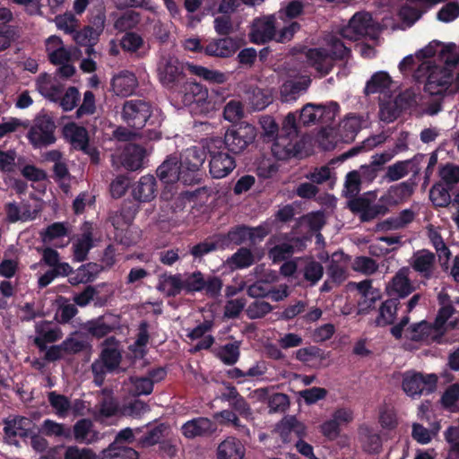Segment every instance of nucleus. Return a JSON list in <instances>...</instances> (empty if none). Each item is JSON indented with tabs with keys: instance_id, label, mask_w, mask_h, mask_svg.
Returning <instances> with one entry per match:
<instances>
[{
	"instance_id": "1",
	"label": "nucleus",
	"mask_w": 459,
	"mask_h": 459,
	"mask_svg": "<svg viewBox=\"0 0 459 459\" xmlns=\"http://www.w3.org/2000/svg\"><path fill=\"white\" fill-rule=\"evenodd\" d=\"M205 160L204 152L196 146L187 148L178 158L169 155L158 167L157 177L169 187L175 184L192 185L200 181V168Z\"/></svg>"
},
{
	"instance_id": "2",
	"label": "nucleus",
	"mask_w": 459,
	"mask_h": 459,
	"mask_svg": "<svg viewBox=\"0 0 459 459\" xmlns=\"http://www.w3.org/2000/svg\"><path fill=\"white\" fill-rule=\"evenodd\" d=\"M122 118L132 130L119 127L116 131V135L121 140H128L136 135L137 131L147 123L154 127L160 126L163 121V115L160 108H152L145 101L134 100L125 102ZM146 137L150 140H158L160 138V133L156 128L150 129L146 131Z\"/></svg>"
},
{
	"instance_id": "3",
	"label": "nucleus",
	"mask_w": 459,
	"mask_h": 459,
	"mask_svg": "<svg viewBox=\"0 0 459 459\" xmlns=\"http://www.w3.org/2000/svg\"><path fill=\"white\" fill-rule=\"evenodd\" d=\"M349 54V48L332 35L325 39V47L309 49L306 56L309 65L321 75H325L336 60L344 59Z\"/></svg>"
},
{
	"instance_id": "4",
	"label": "nucleus",
	"mask_w": 459,
	"mask_h": 459,
	"mask_svg": "<svg viewBox=\"0 0 459 459\" xmlns=\"http://www.w3.org/2000/svg\"><path fill=\"white\" fill-rule=\"evenodd\" d=\"M413 76L419 82H425V91L430 95L455 91L452 88V72L448 68L435 65L430 61H422Z\"/></svg>"
},
{
	"instance_id": "5",
	"label": "nucleus",
	"mask_w": 459,
	"mask_h": 459,
	"mask_svg": "<svg viewBox=\"0 0 459 459\" xmlns=\"http://www.w3.org/2000/svg\"><path fill=\"white\" fill-rule=\"evenodd\" d=\"M276 18L274 15L257 18L253 22L249 33L250 40L255 44H264L274 39L277 42H286L292 39L299 30V24L290 22L281 30H276Z\"/></svg>"
},
{
	"instance_id": "6",
	"label": "nucleus",
	"mask_w": 459,
	"mask_h": 459,
	"mask_svg": "<svg viewBox=\"0 0 459 459\" xmlns=\"http://www.w3.org/2000/svg\"><path fill=\"white\" fill-rule=\"evenodd\" d=\"M204 148L210 156L209 172L213 178H223L236 168V160L223 147L221 137H211L204 141Z\"/></svg>"
},
{
	"instance_id": "7",
	"label": "nucleus",
	"mask_w": 459,
	"mask_h": 459,
	"mask_svg": "<svg viewBox=\"0 0 459 459\" xmlns=\"http://www.w3.org/2000/svg\"><path fill=\"white\" fill-rule=\"evenodd\" d=\"M367 122L359 116L349 115L340 125L342 131L338 134L334 128H324L317 134V142L324 150H330L335 147L339 141H351L355 134L363 127Z\"/></svg>"
},
{
	"instance_id": "8",
	"label": "nucleus",
	"mask_w": 459,
	"mask_h": 459,
	"mask_svg": "<svg viewBox=\"0 0 459 459\" xmlns=\"http://www.w3.org/2000/svg\"><path fill=\"white\" fill-rule=\"evenodd\" d=\"M379 29V24L373 20L369 13L359 12L342 29L341 35L349 40H359L365 37L375 39L378 34Z\"/></svg>"
},
{
	"instance_id": "9",
	"label": "nucleus",
	"mask_w": 459,
	"mask_h": 459,
	"mask_svg": "<svg viewBox=\"0 0 459 459\" xmlns=\"http://www.w3.org/2000/svg\"><path fill=\"white\" fill-rule=\"evenodd\" d=\"M174 98L180 100L184 106L195 105L201 113L216 109V105L209 98L207 89L194 82H186L180 91H174Z\"/></svg>"
},
{
	"instance_id": "10",
	"label": "nucleus",
	"mask_w": 459,
	"mask_h": 459,
	"mask_svg": "<svg viewBox=\"0 0 459 459\" xmlns=\"http://www.w3.org/2000/svg\"><path fill=\"white\" fill-rule=\"evenodd\" d=\"M120 361L121 351L118 342L114 338L106 339L103 343L100 359L91 365L95 384L99 386L101 385L106 371L116 369L120 364Z\"/></svg>"
},
{
	"instance_id": "11",
	"label": "nucleus",
	"mask_w": 459,
	"mask_h": 459,
	"mask_svg": "<svg viewBox=\"0 0 459 459\" xmlns=\"http://www.w3.org/2000/svg\"><path fill=\"white\" fill-rule=\"evenodd\" d=\"M340 107L335 101H329L326 104H306L299 115L300 122L304 125L315 123L328 124L334 120L339 114Z\"/></svg>"
},
{
	"instance_id": "12",
	"label": "nucleus",
	"mask_w": 459,
	"mask_h": 459,
	"mask_svg": "<svg viewBox=\"0 0 459 459\" xmlns=\"http://www.w3.org/2000/svg\"><path fill=\"white\" fill-rule=\"evenodd\" d=\"M255 128L250 124L232 126L225 133L223 147L231 152L239 153L255 140Z\"/></svg>"
},
{
	"instance_id": "13",
	"label": "nucleus",
	"mask_w": 459,
	"mask_h": 459,
	"mask_svg": "<svg viewBox=\"0 0 459 459\" xmlns=\"http://www.w3.org/2000/svg\"><path fill=\"white\" fill-rule=\"evenodd\" d=\"M437 377L435 374L423 375L408 371L403 376V389L411 397L432 393L437 387Z\"/></svg>"
},
{
	"instance_id": "14",
	"label": "nucleus",
	"mask_w": 459,
	"mask_h": 459,
	"mask_svg": "<svg viewBox=\"0 0 459 459\" xmlns=\"http://www.w3.org/2000/svg\"><path fill=\"white\" fill-rule=\"evenodd\" d=\"M286 75L287 78L281 88V99L286 102L296 100L299 94L308 88L310 78L296 68H289Z\"/></svg>"
},
{
	"instance_id": "15",
	"label": "nucleus",
	"mask_w": 459,
	"mask_h": 459,
	"mask_svg": "<svg viewBox=\"0 0 459 459\" xmlns=\"http://www.w3.org/2000/svg\"><path fill=\"white\" fill-rule=\"evenodd\" d=\"M166 377V371L158 368L149 371L148 375L143 377H131L125 383L129 394L134 396L148 395L153 390V385L160 382Z\"/></svg>"
},
{
	"instance_id": "16",
	"label": "nucleus",
	"mask_w": 459,
	"mask_h": 459,
	"mask_svg": "<svg viewBox=\"0 0 459 459\" xmlns=\"http://www.w3.org/2000/svg\"><path fill=\"white\" fill-rule=\"evenodd\" d=\"M55 127L54 122L48 117L36 118L28 133L30 143L34 148L52 144L56 140L54 136Z\"/></svg>"
},
{
	"instance_id": "17",
	"label": "nucleus",
	"mask_w": 459,
	"mask_h": 459,
	"mask_svg": "<svg viewBox=\"0 0 459 459\" xmlns=\"http://www.w3.org/2000/svg\"><path fill=\"white\" fill-rule=\"evenodd\" d=\"M184 65L173 56H163L158 65L159 80L167 88H173L182 78Z\"/></svg>"
},
{
	"instance_id": "18",
	"label": "nucleus",
	"mask_w": 459,
	"mask_h": 459,
	"mask_svg": "<svg viewBox=\"0 0 459 459\" xmlns=\"http://www.w3.org/2000/svg\"><path fill=\"white\" fill-rule=\"evenodd\" d=\"M348 290H356L358 291V314H367L380 299V292L371 285L370 281H362L360 282H349Z\"/></svg>"
},
{
	"instance_id": "19",
	"label": "nucleus",
	"mask_w": 459,
	"mask_h": 459,
	"mask_svg": "<svg viewBox=\"0 0 459 459\" xmlns=\"http://www.w3.org/2000/svg\"><path fill=\"white\" fill-rule=\"evenodd\" d=\"M33 422L26 417H14L4 422V439L10 445L18 446L19 438H24L33 430Z\"/></svg>"
},
{
	"instance_id": "20",
	"label": "nucleus",
	"mask_w": 459,
	"mask_h": 459,
	"mask_svg": "<svg viewBox=\"0 0 459 459\" xmlns=\"http://www.w3.org/2000/svg\"><path fill=\"white\" fill-rule=\"evenodd\" d=\"M64 134L65 138L70 141L74 148L83 151L85 153L91 155V160L94 162H98V153L94 149L89 146L88 134L83 127L79 126L74 123L67 124L64 127Z\"/></svg>"
},
{
	"instance_id": "21",
	"label": "nucleus",
	"mask_w": 459,
	"mask_h": 459,
	"mask_svg": "<svg viewBox=\"0 0 459 459\" xmlns=\"http://www.w3.org/2000/svg\"><path fill=\"white\" fill-rule=\"evenodd\" d=\"M266 234L267 230L263 227L248 228L241 226L230 231L227 236H219V239L224 244L225 247L230 243L240 244L247 239L255 242L257 238H263Z\"/></svg>"
},
{
	"instance_id": "22",
	"label": "nucleus",
	"mask_w": 459,
	"mask_h": 459,
	"mask_svg": "<svg viewBox=\"0 0 459 459\" xmlns=\"http://www.w3.org/2000/svg\"><path fill=\"white\" fill-rule=\"evenodd\" d=\"M94 227L85 222L82 227V233L74 237L73 241L74 259L82 262L86 259L90 249L93 247Z\"/></svg>"
},
{
	"instance_id": "23",
	"label": "nucleus",
	"mask_w": 459,
	"mask_h": 459,
	"mask_svg": "<svg viewBox=\"0 0 459 459\" xmlns=\"http://www.w3.org/2000/svg\"><path fill=\"white\" fill-rule=\"evenodd\" d=\"M217 430V425L205 417H198L184 423L181 427L182 434L186 438H195L212 435Z\"/></svg>"
},
{
	"instance_id": "24",
	"label": "nucleus",
	"mask_w": 459,
	"mask_h": 459,
	"mask_svg": "<svg viewBox=\"0 0 459 459\" xmlns=\"http://www.w3.org/2000/svg\"><path fill=\"white\" fill-rule=\"evenodd\" d=\"M359 437L363 451L368 454H379L382 450L383 437L372 426L363 424L359 429Z\"/></svg>"
},
{
	"instance_id": "25",
	"label": "nucleus",
	"mask_w": 459,
	"mask_h": 459,
	"mask_svg": "<svg viewBox=\"0 0 459 459\" xmlns=\"http://www.w3.org/2000/svg\"><path fill=\"white\" fill-rule=\"evenodd\" d=\"M45 48L52 64L68 63L71 58L70 50L64 45L60 37L56 35L49 36L45 40Z\"/></svg>"
},
{
	"instance_id": "26",
	"label": "nucleus",
	"mask_w": 459,
	"mask_h": 459,
	"mask_svg": "<svg viewBox=\"0 0 459 459\" xmlns=\"http://www.w3.org/2000/svg\"><path fill=\"white\" fill-rule=\"evenodd\" d=\"M272 152L278 160H287L299 154L300 144L298 139L280 134L272 145Z\"/></svg>"
},
{
	"instance_id": "27",
	"label": "nucleus",
	"mask_w": 459,
	"mask_h": 459,
	"mask_svg": "<svg viewBox=\"0 0 459 459\" xmlns=\"http://www.w3.org/2000/svg\"><path fill=\"white\" fill-rule=\"evenodd\" d=\"M137 84L135 75L127 70L117 73L111 80V87L114 93L122 97H127L133 94Z\"/></svg>"
},
{
	"instance_id": "28",
	"label": "nucleus",
	"mask_w": 459,
	"mask_h": 459,
	"mask_svg": "<svg viewBox=\"0 0 459 459\" xmlns=\"http://www.w3.org/2000/svg\"><path fill=\"white\" fill-rule=\"evenodd\" d=\"M411 273V272L409 267L400 269L387 285L388 292L399 297H405L411 294L414 290V286L410 279Z\"/></svg>"
},
{
	"instance_id": "29",
	"label": "nucleus",
	"mask_w": 459,
	"mask_h": 459,
	"mask_svg": "<svg viewBox=\"0 0 459 459\" xmlns=\"http://www.w3.org/2000/svg\"><path fill=\"white\" fill-rule=\"evenodd\" d=\"M239 48L238 40L232 38H223L212 40L204 48L208 56L230 57Z\"/></svg>"
},
{
	"instance_id": "30",
	"label": "nucleus",
	"mask_w": 459,
	"mask_h": 459,
	"mask_svg": "<svg viewBox=\"0 0 459 459\" xmlns=\"http://www.w3.org/2000/svg\"><path fill=\"white\" fill-rule=\"evenodd\" d=\"M157 194L156 179L152 175L140 178L133 187V196L139 202H151Z\"/></svg>"
},
{
	"instance_id": "31",
	"label": "nucleus",
	"mask_w": 459,
	"mask_h": 459,
	"mask_svg": "<svg viewBox=\"0 0 459 459\" xmlns=\"http://www.w3.org/2000/svg\"><path fill=\"white\" fill-rule=\"evenodd\" d=\"M398 15L401 19V24L392 21V19L385 17L382 21L384 28L392 30H405L413 25L421 16V13L415 8L409 5H403L399 10Z\"/></svg>"
},
{
	"instance_id": "32",
	"label": "nucleus",
	"mask_w": 459,
	"mask_h": 459,
	"mask_svg": "<svg viewBox=\"0 0 459 459\" xmlns=\"http://www.w3.org/2000/svg\"><path fill=\"white\" fill-rule=\"evenodd\" d=\"M147 155L146 151L135 144H127L121 155V163L128 170H137L143 165V160Z\"/></svg>"
},
{
	"instance_id": "33",
	"label": "nucleus",
	"mask_w": 459,
	"mask_h": 459,
	"mask_svg": "<svg viewBox=\"0 0 459 459\" xmlns=\"http://www.w3.org/2000/svg\"><path fill=\"white\" fill-rule=\"evenodd\" d=\"M68 235V229L65 223L55 222L49 225L44 232L41 233L42 241L47 245H53L57 247H65L68 240L65 238Z\"/></svg>"
},
{
	"instance_id": "34",
	"label": "nucleus",
	"mask_w": 459,
	"mask_h": 459,
	"mask_svg": "<svg viewBox=\"0 0 459 459\" xmlns=\"http://www.w3.org/2000/svg\"><path fill=\"white\" fill-rule=\"evenodd\" d=\"M246 449L244 445L237 438L229 437L223 440L217 448L218 459H243Z\"/></svg>"
},
{
	"instance_id": "35",
	"label": "nucleus",
	"mask_w": 459,
	"mask_h": 459,
	"mask_svg": "<svg viewBox=\"0 0 459 459\" xmlns=\"http://www.w3.org/2000/svg\"><path fill=\"white\" fill-rule=\"evenodd\" d=\"M104 23V16L98 17L94 23L95 27L88 26L82 30H76L74 35V41L79 45H95L103 31Z\"/></svg>"
},
{
	"instance_id": "36",
	"label": "nucleus",
	"mask_w": 459,
	"mask_h": 459,
	"mask_svg": "<svg viewBox=\"0 0 459 459\" xmlns=\"http://www.w3.org/2000/svg\"><path fill=\"white\" fill-rule=\"evenodd\" d=\"M348 259L342 252H335L332 255L327 270L329 278L337 284L347 277Z\"/></svg>"
},
{
	"instance_id": "37",
	"label": "nucleus",
	"mask_w": 459,
	"mask_h": 459,
	"mask_svg": "<svg viewBox=\"0 0 459 459\" xmlns=\"http://www.w3.org/2000/svg\"><path fill=\"white\" fill-rule=\"evenodd\" d=\"M62 337L59 328L53 326L48 322H40L36 325L35 344L41 350L46 348L48 342H54Z\"/></svg>"
},
{
	"instance_id": "38",
	"label": "nucleus",
	"mask_w": 459,
	"mask_h": 459,
	"mask_svg": "<svg viewBox=\"0 0 459 459\" xmlns=\"http://www.w3.org/2000/svg\"><path fill=\"white\" fill-rule=\"evenodd\" d=\"M405 335L413 341H429L436 340L442 334L434 325H430L427 322L421 321L408 328Z\"/></svg>"
},
{
	"instance_id": "39",
	"label": "nucleus",
	"mask_w": 459,
	"mask_h": 459,
	"mask_svg": "<svg viewBox=\"0 0 459 459\" xmlns=\"http://www.w3.org/2000/svg\"><path fill=\"white\" fill-rule=\"evenodd\" d=\"M305 247L306 239H291L290 242L282 243L273 247L270 250V257L274 262L281 261L290 256L293 253L303 250Z\"/></svg>"
},
{
	"instance_id": "40",
	"label": "nucleus",
	"mask_w": 459,
	"mask_h": 459,
	"mask_svg": "<svg viewBox=\"0 0 459 459\" xmlns=\"http://www.w3.org/2000/svg\"><path fill=\"white\" fill-rule=\"evenodd\" d=\"M434 262V254L429 250L422 249L414 253L411 259V265L423 276L429 277L432 273Z\"/></svg>"
},
{
	"instance_id": "41",
	"label": "nucleus",
	"mask_w": 459,
	"mask_h": 459,
	"mask_svg": "<svg viewBox=\"0 0 459 459\" xmlns=\"http://www.w3.org/2000/svg\"><path fill=\"white\" fill-rule=\"evenodd\" d=\"M438 301L441 305V307L437 316L434 325L440 331V333L443 334L445 330V324L451 317L454 313V308L451 306V297L447 291V290L443 289L438 294Z\"/></svg>"
},
{
	"instance_id": "42",
	"label": "nucleus",
	"mask_w": 459,
	"mask_h": 459,
	"mask_svg": "<svg viewBox=\"0 0 459 459\" xmlns=\"http://www.w3.org/2000/svg\"><path fill=\"white\" fill-rule=\"evenodd\" d=\"M182 274H164L160 277L158 290L167 296H177L183 291Z\"/></svg>"
},
{
	"instance_id": "43",
	"label": "nucleus",
	"mask_w": 459,
	"mask_h": 459,
	"mask_svg": "<svg viewBox=\"0 0 459 459\" xmlns=\"http://www.w3.org/2000/svg\"><path fill=\"white\" fill-rule=\"evenodd\" d=\"M427 233L432 246L436 249L440 262L446 264L450 259L451 252L446 246L438 229L433 225H429L427 227Z\"/></svg>"
},
{
	"instance_id": "44",
	"label": "nucleus",
	"mask_w": 459,
	"mask_h": 459,
	"mask_svg": "<svg viewBox=\"0 0 459 459\" xmlns=\"http://www.w3.org/2000/svg\"><path fill=\"white\" fill-rule=\"evenodd\" d=\"M138 453L128 446L113 442L101 452L100 459H137Z\"/></svg>"
},
{
	"instance_id": "45",
	"label": "nucleus",
	"mask_w": 459,
	"mask_h": 459,
	"mask_svg": "<svg viewBox=\"0 0 459 459\" xmlns=\"http://www.w3.org/2000/svg\"><path fill=\"white\" fill-rule=\"evenodd\" d=\"M74 437L77 441L91 444L97 441L99 433L93 429L92 422L89 420H79L74 428Z\"/></svg>"
},
{
	"instance_id": "46",
	"label": "nucleus",
	"mask_w": 459,
	"mask_h": 459,
	"mask_svg": "<svg viewBox=\"0 0 459 459\" xmlns=\"http://www.w3.org/2000/svg\"><path fill=\"white\" fill-rule=\"evenodd\" d=\"M392 83L393 81L387 73L383 71L377 72L367 82L365 92L367 94L385 92V91L390 88Z\"/></svg>"
},
{
	"instance_id": "47",
	"label": "nucleus",
	"mask_w": 459,
	"mask_h": 459,
	"mask_svg": "<svg viewBox=\"0 0 459 459\" xmlns=\"http://www.w3.org/2000/svg\"><path fill=\"white\" fill-rule=\"evenodd\" d=\"M187 68L192 74L212 83H224L229 78L227 74L201 65H187Z\"/></svg>"
},
{
	"instance_id": "48",
	"label": "nucleus",
	"mask_w": 459,
	"mask_h": 459,
	"mask_svg": "<svg viewBox=\"0 0 459 459\" xmlns=\"http://www.w3.org/2000/svg\"><path fill=\"white\" fill-rule=\"evenodd\" d=\"M248 103L255 110H262L272 102V96L268 91L254 88L247 92Z\"/></svg>"
},
{
	"instance_id": "49",
	"label": "nucleus",
	"mask_w": 459,
	"mask_h": 459,
	"mask_svg": "<svg viewBox=\"0 0 459 459\" xmlns=\"http://www.w3.org/2000/svg\"><path fill=\"white\" fill-rule=\"evenodd\" d=\"M6 214L10 221H30L34 219L35 212H31L25 204L18 205L16 203H9L6 204Z\"/></svg>"
},
{
	"instance_id": "50",
	"label": "nucleus",
	"mask_w": 459,
	"mask_h": 459,
	"mask_svg": "<svg viewBox=\"0 0 459 459\" xmlns=\"http://www.w3.org/2000/svg\"><path fill=\"white\" fill-rule=\"evenodd\" d=\"M182 287L186 293L201 291L204 289V277L201 272L182 274Z\"/></svg>"
},
{
	"instance_id": "51",
	"label": "nucleus",
	"mask_w": 459,
	"mask_h": 459,
	"mask_svg": "<svg viewBox=\"0 0 459 459\" xmlns=\"http://www.w3.org/2000/svg\"><path fill=\"white\" fill-rule=\"evenodd\" d=\"M348 206L352 212L360 213L361 218L364 220L373 218L377 214V209L373 207L369 200L365 197L350 200Z\"/></svg>"
},
{
	"instance_id": "52",
	"label": "nucleus",
	"mask_w": 459,
	"mask_h": 459,
	"mask_svg": "<svg viewBox=\"0 0 459 459\" xmlns=\"http://www.w3.org/2000/svg\"><path fill=\"white\" fill-rule=\"evenodd\" d=\"M48 401L55 413L59 418H65L69 415L72 406L70 401L65 396L56 392H50L48 394Z\"/></svg>"
},
{
	"instance_id": "53",
	"label": "nucleus",
	"mask_w": 459,
	"mask_h": 459,
	"mask_svg": "<svg viewBox=\"0 0 459 459\" xmlns=\"http://www.w3.org/2000/svg\"><path fill=\"white\" fill-rule=\"evenodd\" d=\"M413 192V187L411 184L403 182L396 186H392L387 193V199L391 204H399L409 198Z\"/></svg>"
},
{
	"instance_id": "54",
	"label": "nucleus",
	"mask_w": 459,
	"mask_h": 459,
	"mask_svg": "<svg viewBox=\"0 0 459 459\" xmlns=\"http://www.w3.org/2000/svg\"><path fill=\"white\" fill-rule=\"evenodd\" d=\"M54 22L58 30L73 36L79 27V20L71 13L56 16Z\"/></svg>"
},
{
	"instance_id": "55",
	"label": "nucleus",
	"mask_w": 459,
	"mask_h": 459,
	"mask_svg": "<svg viewBox=\"0 0 459 459\" xmlns=\"http://www.w3.org/2000/svg\"><path fill=\"white\" fill-rule=\"evenodd\" d=\"M240 342H233L221 346L218 351V357L227 365L235 364L239 358Z\"/></svg>"
},
{
	"instance_id": "56",
	"label": "nucleus",
	"mask_w": 459,
	"mask_h": 459,
	"mask_svg": "<svg viewBox=\"0 0 459 459\" xmlns=\"http://www.w3.org/2000/svg\"><path fill=\"white\" fill-rule=\"evenodd\" d=\"M102 400L100 402L98 417L108 418L113 416L117 411V403L114 400L110 392H102Z\"/></svg>"
},
{
	"instance_id": "57",
	"label": "nucleus",
	"mask_w": 459,
	"mask_h": 459,
	"mask_svg": "<svg viewBox=\"0 0 459 459\" xmlns=\"http://www.w3.org/2000/svg\"><path fill=\"white\" fill-rule=\"evenodd\" d=\"M306 264L303 269L304 278L310 282L311 285H315L318 282L324 273V269L321 264L312 259H305Z\"/></svg>"
},
{
	"instance_id": "58",
	"label": "nucleus",
	"mask_w": 459,
	"mask_h": 459,
	"mask_svg": "<svg viewBox=\"0 0 459 459\" xmlns=\"http://www.w3.org/2000/svg\"><path fill=\"white\" fill-rule=\"evenodd\" d=\"M397 313V306L394 300H386L379 309V316L377 318L378 325H385L392 324Z\"/></svg>"
},
{
	"instance_id": "59",
	"label": "nucleus",
	"mask_w": 459,
	"mask_h": 459,
	"mask_svg": "<svg viewBox=\"0 0 459 459\" xmlns=\"http://www.w3.org/2000/svg\"><path fill=\"white\" fill-rule=\"evenodd\" d=\"M439 58L447 65H455L459 62V48L455 43H442Z\"/></svg>"
},
{
	"instance_id": "60",
	"label": "nucleus",
	"mask_w": 459,
	"mask_h": 459,
	"mask_svg": "<svg viewBox=\"0 0 459 459\" xmlns=\"http://www.w3.org/2000/svg\"><path fill=\"white\" fill-rule=\"evenodd\" d=\"M254 262V256L251 251L247 248H240L235 253L229 263L235 268H246L250 266Z\"/></svg>"
},
{
	"instance_id": "61",
	"label": "nucleus",
	"mask_w": 459,
	"mask_h": 459,
	"mask_svg": "<svg viewBox=\"0 0 459 459\" xmlns=\"http://www.w3.org/2000/svg\"><path fill=\"white\" fill-rule=\"evenodd\" d=\"M410 160L395 162L388 167L385 178L388 181H396L405 177L409 172Z\"/></svg>"
},
{
	"instance_id": "62",
	"label": "nucleus",
	"mask_w": 459,
	"mask_h": 459,
	"mask_svg": "<svg viewBox=\"0 0 459 459\" xmlns=\"http://www.w3.org/2000/svg\"><path fill=\"white\" fill-rule=\"evenodd\" d=\"M429 198L434 205L439 207L446 206L451 200L448 190L441 185H436L430 189Z\"/></svg>"
},
{
	"instance_id": "63",
	"label": "nucleus",
	"mask_w": 459,
	"mask_h": 459,
	"mask_svg": "<svg viewBox=\"0 0 459 459\" xmlns=\"http://www.w3.org/2000/svg\"><path fill=\"white\" fill-rule=\"evenodd\" d=\"M83 328L98 338L107 335L111 331V327L105 323L103 318L89 321L83 325Z\"/></svg>"
},
{
	"instance_id": "64",
	"label": "nucleus",
	"mask_w": 459,
	"mask_h": 459,
	"mask_svg": "<svg viewBox=\"0 0 459 459\" xmlns=\"http://www.w3.org/2000/svg\"><path fill=\"white\" fill-rule=\"evenodd\" d=\"M244 115L243 106L239 100H232L224 107L223 117L230 122H237Z\"/></svg>"
}]
</instances>
